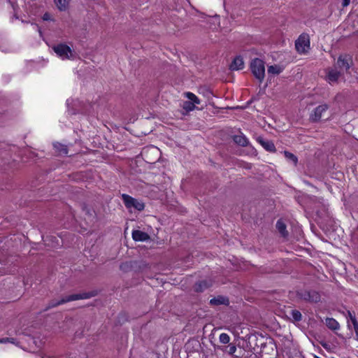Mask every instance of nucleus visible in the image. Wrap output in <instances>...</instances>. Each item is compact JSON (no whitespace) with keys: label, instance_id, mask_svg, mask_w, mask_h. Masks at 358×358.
<instances>
[{"label":"nucleus","instance_id":"ddd939ff","mask_svg":"<svg viewBox=\"0 0 358 358\" xmlns=\"http://www.w3.org/2000/svg\"><path fill=\"white\" fill-rule=\"evenodd\" d=\"M244 67V62L241 56H236L231 62L229 69L231 71H237L243 69Z\"/></svg>","mask_w":358,"mask_h":358},{"label":"nucleus","instance_id":"2eb2a0df","mask_svg":"<svg viewBox=\"0 0 358 358\" xmlns=\"http://www.w3.org/2000/svg\"><path fill=\"white\" fill-rule=\"evenodd\" d=\"M234 143L240 146L246 147L249 144V141L242 133L240 135L233 136Z\"/></svg>","mask_w":358,"mask_h":358},{"label":"nucleus","instance_id":"6e6552de","mask_svg":"<svg viewBox=\"0 0 358 358\" xmlns=\"http://www.w3.org/2000/svg\"><path fill=\"white\" fill-rule=\"evenodd\" d=\"M213 282L210 279H205L202 280H199L195 282L193 286L194 291L197 293H201L204 292L206 289L211 287L213 286Z\"/></svg>","mask_w":358,"mask_h":358},{"label":"nucleus","instance_id":"7ed1b4c3","mask_svg":"<svg viewBox=\"0 0 358 358\" xmlns=\"http://www.w3.org/2000/svg\"><path fill=\"white\" fill-rule=\"evenodd\" d=\"M296 296L301 300L311 303H317L321 300L320 294L313 289H303L296 292Z\"/></svg>","mask_w":358,"mask_h":358},{"label":"nucleus","instance_id":"dca6fc26","mask_svg":"<svg viewBox=\"0 0 358 358\" xmlns=\"http://www.w3.org/2000/svg\"><path fill=\"white\" fill-rule=\"evenodd\" d=\"M199 109L196 104L188 101H185L182 103V111L181 112L183 115H187L189 112Z\"/></svg>","mask_w":358,"mask_h":358},{"label":"nucleus","instance_id":"cd10ccee","mask_svg":"<svg viewBox=\"0 0 358 358\" xmlns=\"http://www.w3.org/2000/svg\"><path fill=\"white\" fill-rule=\"evenodd\" d=\"M43 20L44 21H52L53 20L51 15L49 13H45L43 15Z\"/></svg>","mask_w":358,"mask_h":358},{"label":"nucleus","instance_id":"f03ea898","mask_svg":"<svg viewBox=\"0 0 358 358\" xmlns=\"http://www.w3.org/2000/svg\"><path fill=\"white\" fill-rule=\"evenodd\" d=\"M121 198L125 207L131 212L133 209L142 211L145 208V203L139 199H135L129 194H122Z\"/></svg>","mask_w":358,"mask_h":358},{"label":"nucleus","instance_id":"b1692460","mask_svg":"<svg viewBox=\"0 0 358 358\" xmlns=\"http://www.w3.org/2000/svg\"><path fill=\"white\" fill-rule=\"evenodd\" d=\"M281 71V68L278 65H272L268 67V73L278 75Z\"/></svg>","mask_w":358,"mask_h":358},{"label":"nucleus","instance_id":"aec40b11","mask_svg":"<svg viewBox=\"0 0 358 358\" xmlns=\"http://www.w3.org/2000/svg\"><path fill=\"white\" fill-rule=\"evenodd\" d=\"M276 228L283 237H286L288 235L286 230V224L281 220H278L276 223Z\"/></svg>","mask_w":358,"mask_h":358},{"label":"nucleus","instance_id":"f3484780","mask_svg":"<svg viewBox=\"0 0 358 358\" xmlns=\"http://www.w3.org/2000/svg\"><path fill=\"white\" fill-rule=\"evenodd\" d=\"M326 326L331 330L335 331L339 329V323L334 318L327 317L325 320Z\"/></svg>","mask_w":358,"mask_h":358},{"label":"nucleus","instance_id":"0eeeda50","mask_svg":"<svg viewBox=\"0 0 358 358\" xmlns=\"http://www.w3.org/2000/svg\"><path fill=\"white\" fill-rule=\"evenodd\" d=\"M329 108L327 104H322L316 107L310 115V121L311 122H317L321 120L322 113L326 112Z\"/></svg>","mask_w":358,"mask_h":358},{"label":"nucleus","instance_id":"9b49d317","mask_svg":"<svg viewBox=\"0 0 358 358\" xmlns=\"http://www.w3.org/2000/svg\"><path fill=\"white\" fill-rule=\"evenodd\" d=\"M327 71L326 76L327 82L330 84L337 83L341 76V72L334 69H329Z\"/></svg>","mask_w":358,"mask_h":358},{"label":"nucleus","instance_id":"f8f14e48","mask_svg":"<svg viewBox=\"0 0 358 358\" xmlns=\"http://www.w3.org/2000/svg\"><path fill=\"white\" fill-rule=\"evenodd\" d=\"M209 304L212 306H217L220 305L229 306V299L228 297L218 295L210 300Z\"/></svg>","mask_w":358,"mask_h":358},{"label":"nucleus","instance_id":"72a5a7b5","mask_svg":"<svg viewBox=\"0 0 358 358\" xmlns=\"http://www.w3.org/2000/svg\"><path fill=\"white\" fill-rule=\"evenodd\" d=\"M348 315L350 320H352V316L355 315V314L354 313H351L350 310L348 311Z\"/></svg>","mask_w":358,"mask_h":358},{"label":"nucleus","instance_id":"6ab92c4d","mask_svg":"<svg viewBox=\"0 0 358 358\" xmlns=\"http://www.w3.org/2000/svg\"><path fill=\"white\" fill-rule=\"evenodd\" d=\"M183 94L186 98H187L188 101L194 103L196 105H199L201 103V100L192 92H187Z\"/></svg>","mask_w":358,"mask_h":358},{"label":"nucleus","instance_id":"c756f323","mask_svg":"<svg viewBox=\"0 0 358 358\" xmlns=\"http://www.w3.org/2000/svg\"><path fill=\"white\" fill-rule=\"evenodd\" d=\"M320 343L324 349H326V350L330 349V345L325 341H320Z\"/></svg>","mask_w":358,"mask_h":358},{"label":"nucleus","instance_id":"1a4fd4ad","mask_svg":"<svg viewBox=\"0 0 358 358\" xmlns=\"http://www.w3.org/2000/svg\"><path fill=\"white\" fill-rule=\"evenodd\" d=\"M257 141L268 152H275L276 148L272 141L266 140L262 136H258Z\"/></svg>","mask_w":358,"mask_h":358},{"label":"nucleus","instance_id":"7c9ffc66","mask_svg":"<svg viewBox=\"0 0 358 358\" xmlns=\"http://www.w3.org/2000/svg\"><path fill=\"white\" fill-rule=\"evenodd\" d=\"M351 320V322H352L353 327H355L357 324H358V322H357V320L356 319L355 315H353L352 320Z\"/></svg>","mask_w":358,"mask_h":358},{"label":"nucleus","instance_id":"473e14b6","mask_svg":"<svg viewBox=\"0 0 358 358\" xmlns=\"http://www.w3.org/2000/svg\"><path fill=\"white\" fill-rule=\"evenodd\" d=\"M353 327H354L355 334H356V339L358 341V324Z\"/></svg>","mask_w":358,"mask_h":358},{"label":"nucleus","instance_id":"a878e982","mask_svg":"<svg viewBox=\"0 0 358 358\" xmlns=\"http://www.w3.org/2000/svg\"><path fill=\"white\" fill-rule=\"evenodd\" d=\"M219 341L221 343L227 344L229 343L230 337L227 334L222 333L220 335Z\"/></svg>","mask_w":358,"mask_h":358},{"label":"nucleus","instance_id":"bb28decb","mask_svg":"<svg viewBox=\"0 0 358 358\" xmlns=\"http://www.w3.org/2000/svg\"><path fill=\"white\" fill-rule=\"evenodd\" d=\"M10 343L13 344H15V339L13 338H0V343Z\"/></svg>","mask_w":358,"mask_h":358},{"label":"nucleus","instance_id":"5701e85b","mask_svg":"<svg viewBox=\"0 0 358 358\" xmlns=\"http://www.w3.org/2000/svg\"><path fill=\"white\" fill-rule=\"evenodd\" d=\"M284 155L287 159L291 161L292 162H293V164L295 166H296V164L298 163V158L296 155H294L292 152H290L289 151H286V150L284 151Z\"/></svg>","mask_w":358,"mask_h":358},{"label":"nucleus","instance_id":"4468645a","mask_svg":"<svg viewBox=\"0 0 358 358\" xmlns=\"http://www.w3.org/2000/svg\"><path fill=\"white\" fill-rule=\"evenodd\" d=\"M132 238L135 241H146L150 239V236L142 231L134 230L132 231Z\"/></svg>","mask_w":358,"mask_h":358},{"label":"nucleus","instance_id":"c85d7f7f","mask_svg":"<svg viewBox=\"0 0 358 358\" xmlns=\"http://www.w3.org/2000/svg\"><path fill=\"white\" fill-rule=\"evenodd\" d=\"M158 150L155 148V147H151L150 148H148L145 150V153H147L148 152H155V154H158Z\"/></svg>","mask_w":358,"mask_h":358},{"label":"nucleus","instance_id":"2f4dec72","mask_svg":"<svg viewBox=\"0 0 358 358\" xmlns=\"http://www.w3.org/2000/svg\"><path fill=\"white\" fill-rule=\"evenodd\" d=\"M350 0H343L342 6L343 7H346L349 5Z\"/></svg>","mask_w":358,"mask_h":358},{"label":"nucleus","instance_id":"f257e3e1","mask_svg":"<svg viewBox=\"0 0 358 358\" xmlns=\"http://www.w3.org/2000/svg\"><path fill=\"white\" fill-rule=\"evenodd\" d=\"M250 69L253 76L262 83L265 76V66L263 60L255 58L250 63Z\"/></svg>","mask_w":358,"mask_h":358},{"label":"nucleus","instance_id":"a211bd4d","mask_svg":"<svg viewBox=\"0 0 358 358\" xmlns=\"http://www.w3.org/2000/svg\"><path fill=\"white\" fill-rule=\"evenodd\" d=\"M218 349H220L222 351L230 355H234L236 350V346L234 343H229L227 346L218 347Z\"/></svg>","mask_w":358,"mask_h":358},{"label":"nucleus","instance_id":"4be33fe9","mask_svg":"<svg viewBox=\"0 0 358 358\" xmlns=\"http://www.w3.org/2000/svg\"><path fill=\"white\" fill-rule=\"evenodd\" d=\"M56 151L60 155H66L68 153L67 148L59 143H55L53 144Z\"/></svg>","mask_w":358,"mask_h":358},{"label":"nucleus","instance_id":"20e7f679","mask_svg":"<svg viewBox=\"0 0 358 358\" xmlns=\"http://www.w3.org/2000/svg\"><path fill=\"white\" fill-rule=\"evenodd\" d=\"M295 48L299 53H306L310 48L309 36L303 34L299 36L295 42Z\"/></svg>","mask_w":358,"mask_h":358},{"label":"nucleus","instance_id":"393cba45","mask_svg":"<svg viewBox=\"0 0 358 358\" xmlns=\"http://www.w3.org/2000/svg\"><path fill=\"white\" fill-rule=\"evenodd\" d=\"M291 315L294 322H300L302 320V315L298 310H292L291 311Z\"/></svg>","mask_w":358,"mask_h":358},{"label":"nucleus","instance_id":"412c9836","mask_svg":"<svg viewBox=\"0 0 358 358\" xmlns=\"http://www.w3.org/2000/svg\"><path fill=\"white\" fill-rule=\"evenodd\" d=\"M70 0H55V3L59 10H66Z\"/></svg>","mask_w":358,"mask_h":358},{"label":"nucleus","instance_id":"39448f33","mask_svg":"<svg viewBox=\"0 0 358 358\" xmlns=\"http://www.w3.org/2000/svg\"><path fill=\"white\" fill-rule=\"evenodd\" d=\"M90 297V295L87 293H83V294H71L68 296L64 297L62 299L57 301H52L49 307H56L57 306H59L61 304L65 303L66 302L79 300V299H88Z\"/></svg>","mask_w":358,"mask_h":358},{"label":"nucleus","instance_id":"423d86ee","mask_svg":"<svg viewBox=\"0 0 358 358\" xmlns=\"http://www.w3.org/2000/svg\"><path fill=\"white\" fill-rule=\"evenodd\" d=\"M55 53L62 59H70L72 57L71 49L65 44H59L53 47Z\"/></svg>","mask_w":358,"mask_h":358},{"label":"nucleus","instance_id":"9d476101","mask_svg":"<svg viewBox=\"0 0 358 358\" xmlns=\"http://www.w3.org/2000/svg\"><path fill=\"white\" fill-rule=\"evenodd\" d=\"M352 62L351 58L348 55H340L338 58L336 65L341 69L348 71L350 67V63Z\"/></svg>","mask_w":358,"mask_h":358}]
</instances>
